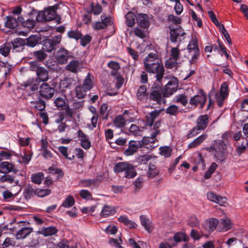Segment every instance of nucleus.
Segmentation results:
<instances>
[{
	"mask_svg": "<svg viewBox=\"0 0 248 248\" xmlns=\"http://www.w3.org/2000/svg\"><path fill=\"white\" fill-rule=\"evenodd\" d=\"M173 239L175 242L179 243L181 241L188 242L189 238L185 232H178L174 234Z\"/></svg>",
	"mask_w": 248,
	"mask_h": 248,
	"instance_id": "nucleus-36",
	"label": "nucleus"
},
{
	"mask_svg": "<svg viewBox=\"0 0 248 248\" xmlns=\"http://www.w3.org/2000/svg\"><path fill=\"white\" fill-rule=\"evenodd\" d=\"M32 232V228L31 227H23L16 232V237L17 239H24Z\"/></svg>",
	"mask_w": 248,
	"mask_h": 248,
	"instance_id": "nucleus-22",
	"label": "nucleus"
},
{
	"mask_svg": "<svg viewBox=\"0 0 248 248\" xmlns=\"http://www.w3.org/2000/svg\"><path fill=\"white\" fill-rule=\"evenodd\" d=\"M22 86L24 87L27 90L29 89L32 92H34L38 90L39 83L36 78H30L24 82Z\"/></svg>",
	"mask_w": 248,
	"mask_h": 248,
	"instance_id": "nucleus-18",
	"label": "nucleus"
},
{
	"mask_svg": "<svg viewBox=\"0 0 248 248\" xmlns=\"http://www.w3.org/2000/svg\"><path fill=\"white\" fill-rule=\"evenodd\" d=\"M165 112L170 116H177L181 111L176 105H171L166 108Z\"/></svg>",
	"mask_w": 248,
	"mask_h": 248,
	"instance_id": "nucleus-40",
	"label": "nucleus"
},
{
	"mask_svg": "<svg viewBox=\"0 0 248 248\" xmlns=\"http://www.w3.org/2000/svg\"><path fill=\"white\" fill-rule=\"evenodd\" d=\"M148 95L146 86L144 85H141L137 92V99L142 102L146 101L148 98Z\"/></svg>",
	"mask_w": 248,
	"mask_h": 248,
	"instance_id": "nucleus-24",
	"label": "nucleus"
},
{
	"mask_svg": "<svg viewBox=\"0 0 248 248\" xmlns=\"http://www.w3.org/2000/svg\"><path fill=\"white\" fill-rule=\"evenodd\" d=\"M18 21L19 24L28 29H31L34 28L35 25V21L33 19L28 18L26 20L21 16L18 17Z\"/></svg>",
	"mask_w": 248,
	"mask_h": 248,
	"instance_id": "nucleus-25",
	"label": "nucleus"
},
{
	"mask_svg": "<svg viewBox=\"0 0 248 248\" xmlns=\"http://www.w3.org/2000/svg\"><path fill=\"white\" fill-rule=\"evenodd\" d=\"M56 61L59 64H66L69 59L72 57L71 52L64 48H61L55 55Z\"/></svg>",
	"mask_w": 248,
	"mask_h": 248,
	"instance_id": "nucleus-10",
	"label": "nucleus"
},
{
	"mask_svg": "<svg viewBox=\"0 0 248 248\" xmlns=\"http://www.w3.org/2000/svg\"><path fill=\"white\" fill-rule=\"evenodd\" d=\"M116 212V209L115 207L105 205L101 212L100 215L101 216L106 217L114 215Z\"/></svg>",
	"mask_w": 248,
	"mask_h": 248,
	"instance_id": "nucleus-31",
	"label": "nucleus"
},
{
	"mask_svg": "<svg viewBox=\"0 0 248 248\" xmlns=\"http://www.w3.org/2000/svg\"><path fill=\"white\" fill-rule=\"evenodd\" d=\"M37 78L42 82H46L48 79V73L47 70L43 67H41L36 73Z\"/></svg>",
	"mask_w": 248,
	"mask_h": 248,
	"instance_id": "nucleus-30",
	"label": "nucleus"
},
{
	"mask_svg": "<svg viewBox=\"0 0 248 248\" xmlns=\"http://www.w3.org/2000/svg\"><path fill=\"white\" fill-rule=\"evenodd\" d=\"M15 241L13 239L7 237L4 240L1 245V248H7L10 246H14L15 245Z\"/></svg>",
	"mask_w": 248,
	"mask_h": 248,
	"instance_id": "nucleus-64",
	"label": "nucleus"
},
{
	"mask_svg": "<svg viewBox=\"0 0 248 248\" xmlns=\"http://www.w3.org/2000/svg\"><path fill=\"white\" fill-rule=\"evenodd\" d=\"M124 172V177L128 179L134 178L137 174L133 165L129 164L125 169Z\"/></svg>",
	"mask_w": 248,
	"mask_h": 248,
	"instance_id": "nucleus-35",
	"label": "nucleus"
},
{
	"mask_svg": "<svg viewBox=\"0 0 248 248\" xmlns=\"http://www.w3.org/2000/svg\"><path fill=\"white\" fill-rule=\"evenodd\" d=\"M140 148V143L138 140H130L128 143V148L124 151V154L126 156L132 155Z\"/></svg>",
	"mask_w": 248,
	"mask_h": 248,
	"instance_id": "nucleus-15",
	"label": "nucleus"
},
{
	"mask_svg": "<svg viewBox=\"0 0 248 248\" xmlns=\"http://www.w3.org/2000/svg\"><path fill=\"white\" fill-rule=\"evenodd\" d=\"M138 141L140 143V148L144 145H149V146L147 147V148L152 150L158 146V144H155L156 142H158V140H151L150 137H144L141 140H138Z\"/></svg>",
	"mask_w": 248,
	"mask_h": 248,
	"instance_id": "nucleus-19",
	"label": "nucleus"
},
{
	"mask_svg": "<svg viewBox=\"0 0 248 248\" xmlns=\"http://www.w3.org/2000/svg\"><path fill=\"white\" fill-rule=\"evenodd\" d=\"M11 50H12V45L9 43H5L0 47V54L5 57L9 56Z\"/></svg>",
	"mask_w": 248,
	"mask_h": 248,
	"instance_id": "nucleus-41",
	"label": "nucleus"
},
{
	"mask_svg": "<svg viewBox=\"0 0 248 248\" xmlns=\"http://www.w3.org/2000/svg\"><path fill=\"white\" fill-rule=\"evenodd\" d=\"M195 165H197L200 169L203 170L205 167V164L204 159L202 157L201 153L198 154L197 158L195 159Z\"/></svg>",
	"mask_w": 248,
	"mask_h": 248,
	"instance_id": "nucleus-56",
	"label": "nucleus"
},
{
	"mask_svg": "<svg viewBox=\"0 0 248 248\" xmlns=\"http://www.w3.org/2000/svg\"><path fill=\"white\" fill-rule=\"evenodd\" d=\"M54 89L48 83H43L40 87V95L46 99L51 98L54 95Z\"/></svg>",
	"mask_w": 248,
	"mask_h": 248,
	"instance_id": "nucleus-11",
	"label": "nucleus"
},
{
	"mask_svg": "<svg viewBox=\"0 0 248 248\" xmlns=\"http://www.w3.org/2000/svg\"><path fill=\"white\" fill-rule=\"evenodd\" d=\"M61 41V36H55L52 39H46L42 42V49L45 51L50 52L56 48Z\"/></svg>",
	"mask_w": 248,
	"mask_h": 248,
	"instance_id": "nucleus-7",
	"label": "nucleus"
},
{
	"mask_svg": "<svg viewBox=\"0 0 248 248\" xmlns=\"http://www.w3.org/2000/svg\"><path fill=\"white\" fill-rule=\"evenodd\" d=\"M163 92L159 86L152 87L149 94L150 100L155 102L157 104L161 105L165 103L166 100L163 98Z\"/></svg>",
	"mask_w": 248,
	"mask_h": 248,
	"instance_id": "nucleus-8",
	"label": "nucleus"
},
{
	"mask_svg": "<svg viewBox=\"0 0 248 248\" xmlns=\"http://www.w3.org/2000/svg\"><path fill=\"white\" fill-rule=\"evenodd\" d=\"M19 22L18 18L16 19L12 16H8L7 17V20L5 23V27L9 29H15L17 26Z\"/></svg>",
	"mask_w": 248,
	"mask_h": 248,
	"instance_id": "nucleus-38",
	"label": "nucleus"
},
{
	"mask_svg": "<svg viewBox=\"0 0 248 248\" xmlns=\"http://www.w3.org/2000/svg\"><path fill=\"white\" fill-rule=\"evenodd\" d=\"M78 137L80 141V146L85 150H88L91 147V142L88 136L85 135L83 131L79 129L78 132Z\"/></svg>",
	"mask_w": 248,
	"mask_h": 248,
	"instance_id": "nucleus-12",
	"label": "nucleus"
},
{
	"mask_svg": "<svg viewBox=\"0 0 248 248\" xmlns=\"http://www.w3.org/2000/svg\"><path fill=\"white\" fill-rule=\"evenodd\" d=\"M57 229L53 226H50L43 228L41 230L37 232V233L43 234L44 236H49L54 235L57 232Z\"/></svg>",
	"mask_w": 248,
	"mask_h": 248,
	"instance_id": "nucleus-28",
	"label": "nucleus"
},
{
	"mask_svg": "<svg viewBox=\"0 0 248 248\" xmlns=\"http://www.w3.org/2000/svg\"><path fill=\"white\" fill-rule=\"evenodd\" d=\"M51 193L50 189L36 188V195L39 197L43 198L49 195Z\"/></svg>",
	"mask_w": 248,
	"mask_h": 248,
	"instance_id": "nucleus-57",
	"label": "nucleus"
},
{
	"mask_svg": "<svg viewBox=\"0 0 248 248\" xmlns=\"http://www.w3.org/2000/svg\"><path fill=\"white\" fill-rule=\"evenodd\" d=\"M93 76L88 73L82 85L77 86L75 88L76 96L78 99H83L86 95L87 92L90 91L93 87L92 80Z\"/></svg>",
	"mask_w": 248,
	"mask_h": 248,
	"instance_id": "nucleus-2",
	"label": "nucleus"
},
{
	"mask_svg": "<svg viewBox=\"0 0 248 248\" xmlns=\"http://www.w3.org/2000/svg\"><path fill=\"white\" fill-rule=\"evenodd\" d=\"M209 116L207 114L200 115L197 119V128L203 131L207 127L209 123Z\"/></svg>",
	"mask_w": 248,
	"mask_h": 248,
	"instance_id": "nucleus-20",
	"label": "nucleus"
},
{
	"mask_svg": "<svg viewBox=\"0 0 248 248\" xmlns=\"http://www.w3.org/2000/svg\"><path fill=\"white\" fill-rule=\"evenodd\" d=\"M190 13L192 20L196 22L198 27L201 28L202 26V23L201 18L198 17L196 13L193 10H191Z\"/></svg>",
	"mask_w": 248,
	"mask_h": 248,
	"instance_id": "nucleus-61",
	"label": "nucleus"
},
{
	"mask_svg": "<svg viewBox=\"0 0 248 248\" xmlns=\"http://www.w3.org/2000/svg\"><path fill=\"white\" fill-rule=\"evenodd\" d=\"M75 201L74 197L71 195L67 196L63 202L61 206L65 208L72 207L75 203Z\"/></svg>",
	"mask_w": 248,
	"mask_h": 248,
	"instance_id": "nucleus-51",
	"label": "nucleus"
},
{
	"mask_svg": "<svg viewBox=\"0 0 248 248\" xmlns=\"http://www.w3.org/2000/svg\"><path fill=\"white\" fill-rule=\"evenodd\" d=\"M190 236L194 241H198L202 237V232L195 229H192Z\"/></svg>",
	"mask_w": 248,
	"mask_h": 248,
	"instance_id": "nucleus-59",
	"label": "nucleus"
},
{
	"mask_svg": "<svg viewBox=\"0 0 248 248\" xmlns=\"http://www.w3.org/2000/svg\"><path fill=\"white\" fill-rule=\"evenodd\" d=\"M179 46V44L177 47H172L170 50V58L177 61L180 59L181 56L180 50L178 48Z\"/></svg>",
	"mask_w": 248,
	"mask_h": 248,
	"instance_id": "nucleus-54",
	"label": "nucleus"
},
{
	"mask_svg": "<svg viewBox=\"0 0 248 248\" xmlns=\"http://www.w3.org/2000/svg\"><path fill=\"white\" fill-rule=\"evenodd\" d=\"M79 61L73 60L66 65L65 69L71 73H77L79 70Z\"/></svg>",
	"mask_w": 248,
	"mask_h": 248,
	"instance_id": "nucleus-27",
	"label": "nucleus"
},
{
	"mask_svg": "<svg viewBox=\"0 0 248 248\" xmlns=\"http://www.w3.org/2000/svg\"><path fill=\"white\" fill-rule=\"evenodd\" d=\"M207 137V135L206 134L201 135L188 144V148H195L198 147L206 139Z\"/></svg>",
	"mask_w": 248,
	"mask_h": 248,
	"instance_id": "nucleus-32",
	"label": "nucleus"
},
{
	"mask_svg": "<svg viewBox=\"0 0 248 248\" xmlns=\"http://www.w3.org/2000/svg\"><path fill=\"white\" fill-rule=\"evenodd\" d=\"M174 101L176 103H180L185 107L188 103L187 96L184 94H179L175 96Z\"/></svg>",
	"mask_w": 248,
	"mask_h": 248,
	"instance_id": "nucleus-47",
	"label": "nucleus"
},
{
	"mask_svg": "<svg viewBox=\"0 0 248 248\" xmlns=\"http://www.w3.org/2000/svg\"><path fill=\"white\" fill-rule=\"evenodd\" d=\"M34 56L39 61H42L47 57V55L41 50L36 51L33 53Z\"/></svg>",
	"mask_w": 248,
	"mask_h": 248,
	"instance_id": "nucleus-63",
	"label": "nucleus"
},
{
	"mask_svg": "<svg viewBox=\"0 0 248 248\" xmlns=\"http://www.w3.org/2000/svg\"><path fill=\"white\" fill-rule=\"evenodd\" d=\"M218 224V219L214 218H210L204 222L202 227L206 231L211 233L216 229Z\"/></svg>",
	"mask_w": 248,
	"mask_h": 248,
	"instance_id": "nucleus-14",
	"label": "nucleus"
},
{
	"mask_svg": "<svg viewBox=\"0 0 248 248\" xmlns=\"http://www.w3.org/2000/svg\"><path fill=\"white\" fill-rule=\"evenodd\" d=\"M67 35L70 38L78 40L81 38L82 33L78 30H71L68 32Z\"/></svg>",
	"mask_w": 248,
	"mask_h": 248,
	"instance_id": "nucleus-55",
	"label": "nucleus"
},
{
	"mask_svg": "<svg viewBox=\"0 0 248 248\" xmlns=\"http://www.w3.org/2000/svg\"><path fill=\"white\" fill-rule=\"evenodd\" d=\"M12 68V65L8 62H3L0 61V71L4 72L5 77L10 72Z\"/></svg>",
	"mask_w": 248,
	"mask_h": 248,
	"instance_id": "nucleus-44",
	"label": "nucleus"
},
{
	"mask_svg": "<svg viewBox=\"0 0 248 248\" xmlns=\"http://www.w3.org/2000/svg\"><path fill=\"white\" fill-rule=\"evenodd\" d=\"M143 63L146 72L155 74L157 81L162 80L164 74V68L156 53H150L144 59Z\"/></svg>",
	"mask_w": 248,
	"mask_h": 248,
	"instance_id": "nucleus-1",
	"label": "nucleus"
},
{
	"mask_svg": "<svg viewBox=\"0 0 248 248\" xmlns=\"http://www.w3.org/2000/svg\"><path fill=\"white\" fill-rule=\"evenodd\" d=\"M207 197L209 200L217 203L220 206H224V204L227 202V198L226 197L220 196L213 192L207 193Z\"/></svg>",
	"mask_w": 248,
	"mask_h": 248,
	"instance_id": "nucleus-16",
	"label": "nucleus"
},
{
	"mask_svg": "<svg viewBox=\"0 0 248 248\" xmlns=\"http://www.w3.org/2000/svg\"><path fill=\"white\" fill-rule=\"evenodd\" d=\"M80 196L86 200L92 199V196L89 191L86 189H82L79 191Z\"/></svg>",
	"mask_w": 248,
	"mask_h": 248,
	"instance_id": "nucleus-62",
	"label": "nucleus"
},
{
	"mask_svg": "<svg viewBox=\"0 0 248 248\" xmlns=\"http://www.w3.org/2000/svg\"><path fill=\"white\" fill-rule=\"evenodd\" d=\"M178 83L177 78H171L165 85L163 92V96L169 97L173 94L177 90Z\"/></svg>",
	"mask_w": 248,
	"mask_h": 248,
	"instance_id": "nucleus-9",
	"label": "nucleus"
},
{
	"mask_svg": "<svg viewBox=\"0 0 248 248\" xmlns=\"http://www.w3.org/2000/svg\"><path fill=\"white\" fill-rule=\"evenodd\" d=\"M220 225L222 227V231H227L232 228V223L230 218L226 217L220 219Z\"/></svg>",
	"mask_w": 248,
	"mask_h": 248,
	"instance_id": "nucleus-37",
	"label": "nucleus"
},
{
	"mask_svg": "<svg viewBox=\"0 0 248 248\" xmlns=\"http://www.w3.org/2000/svg\"><path fill=\"white\" fill-rule=\"evenodd\" d=\"M138 24L143 28H147L150 25L148 16L145 14H139L136 17Z\"/></svg>",
	"mask_w": 248,
	"mask_h": 248,
	"instance_id": "nucleus-21",
	"label": "nucleus"
},
{
	"mask_svg": "<svg viewBox=\"0 0 248 248\" xmlns=\"http://www.w3.org/2000/svg\"><path fill=\"white\" fill-rule=\"evenodd\" d=\"M12 51L13 52H20L23 50L25 45V41L21 38L14 39L11 42Z\"/></svg>",
	"mask_w": 248,
	"mask_h": 248,
	"instance_id": "nucleus-13",
	"label": "nucleus"
},
{
	"mask_svg": "<svg viewBox=\"0 0 248 248\" xmlns=\"http://www.w3.org/2000/svg\"><path fill=\"white\" fill-rule=\"evenodd\" d=\"M39 42V37L37 35H31L26 39L25 45L30 47L35 46Z\"/></svg>",
	"mask_w": 248,
	"mask_h": 248,
	"instance_id": "nucleus-42",
	"label": "nucleus"
},
{
	"mask_svg": "<svg viewBox=\"0 0 248 248\" xmlns=\"http://www.w3.org/2000/svg\"><path fill=\"white\" fill-rule=\"evenodd\" d=\"M23 195L26 199H30L34 195H36V188L31 186H27L24 190Z\"/></svg>",
	"mask_w": 248,
	"mask_h": 248,
	"instance_id": "nucleus-39",
	"label": "nucleus"
},
{
	"mask_svg": "<svg viewBox=\"0 0 248 248\" xmlns=\"http://www.w3.org/2000/svg\"><path fill=\"white\" fill-rule=\"evenodd\" d=\"M163 110V108L159 110H155L146 115V119L145 120L146 126H149V127L153 126L155 120L159 116L161 111Z\"/></svg>",
	"mask_w": 248,
	"mask_h": 248,
	"instance_id": "nucleus-17",
	"label": "nucleus"
},
{
	"mask_svg": "<svg viewBox=\"0 0 248 248\" xmlns=\"http://www.w3.org/2000/svg\"><path fill=\"white\" fill-rule=\"evenodd\" d=\"M207 100V95L204 91L201 89L200 90L198 94L191 97L189 103L191 107L196 108L198 105L200 108L202 109L205 106Z\"/></svg>",
	"mask_w": 248,
	"mask_h": 248,
	"instance_id": "nucleus-5",
	"label": "nucleus"
},
{
	"mask_svg": "<svg viewBox=\"0 0 248 248\" xmlns=\"http://www.w3.org/2000/svg\"><path fill=\"white\" fill-rule=\"evenodd\" d=\"M140 220L141 225L144 227V229L149 233L153 231L152 226V221L145 215H141L140 216Z\"/></svg>",
	"mask_w": 248,
	"mask_h": 248,
	"instance_id": "nucleus-26",
	"label": "nucleus"
},
{
	"mask_svg": "<svg viewBox=\"0 0 248 248\" xmlns=\"http://www.w3.org/2000/svg\"><path fill=\"white\" fill-rule=\"evenodd\" d=\"M129 164V163L127 162H119L115 165L114 171L117 173L124 172Z\"/></svg>",
	"mask_w": 248,
	"mask_h": 248,
	"instance_id": "nucleus-48",
	"label": "nucleus"
},
{
	"mask_svg": "<svg viewBox=\"0 0 248 248\" xmlns=\"http://www.w3.org/2000/svg\"><path fill=\"white\" fill-rule=\"evenodd\" d=\"M44 178V174L43 172H38L32 175L31 181L36 184H40Z\"/></svg>",
	"mask_w": 248,
	"mask_h": 248,
	"instance_id": "nucleus-53",
	"label": "nucleus"
},
{
	"mask_svg": "<svg viewBox=\"0 0 248 248\" xmlns=\"http://www.w3.org/2000/svg\"><path fill=\"white\" fill-rule=\"evenodd\" d=\"M226 146L224 141L221 140H215L214 143L207 149L210 152L214 151L215 156L217 158L224 156Z\"/></svg>",
	"mask_w": 248,
	"mask_h": 248,
	"instance_id": "nucleus-4",
	"label": "nucleus"
},
{
	"mask_svg": "<svg viewBox=\"0 0 248 248\" xmlns=\"http://www.w3.org/2000/svg\"><path fill=\"white\" fill-rule=\"evenodd\" d=\"M229 93L228 85L226 82H224L221 84L219 92L215 94V98L219 107L221 108L223 106L224 101L228 98Z\"/></svg>",
	"mask_w": 248,
	"mask_h": 248,
	"instance_id": "nucleus-6",
	"label": "nucleus"
},
{
	"mask_svg": "<svg viewBox=\"0 0 248 248\" xmlns=\"http://www.w3.org/2000/svg\"><path fill=\"white\" fill-rule=\"evenodd\" d=\"M14 166L11 163L5 161L0 163V172L6 174L12 171Z\"/></svg>",
	"mask_w": 248,
	"mask_h": 248,
	"instance_id": "nucleus-34",
	"label": "nucleus"
},
{
	"mask_svg": "<svg viewBox=\"0 0 248 248\" xmlns=\"http://www.w3.org/2000/svg\"><path fill=\"white\" fill-rule=\"evenodd\" d=\"M90 6L91 10L89 13H93L94 15H99L102 12V7L98 2L95 3L93 1L91 3Z\"/></svg>",
	"mask_w": 248,
	"mask_h": 248,
	"instance_id": "nucleus-43",
	"label": "nucleus"
},
{
	"mask_svg": "<svg viewBox=\"0 0 248 248\" xmlns=\"http://www.w3.org/2000/svg\"><path fill=\"white\" fill-rule=\"evenodd\" d=\"M126 24L128 27H132L135 23V15L132 12H128L125 16Z\"/></svg>",
	"mask_w": 248,
	"mask_h": 248,
	"instance_id": "nucleus-49",
	"label": "nucleus"
},
{
	"mask_svg": "<svg viewBox=\"0 0 248 248\" xmlns=\"http://www.w3.org/2000/svg\"><path fill=\"white\" fill-rule=\"evenodd\" d=\"M125 123V119L122 115L117 116L113 120V124L117 128H123Z\"/></svg>",
	"mask_w": 248,
	"mask_h": 248,
	"instance_id": "nucleus-45",
	"label": "nucleus"
},
{
	"mask_svg": "<svg viewBox=\"0 0 248 248\" xmlns=\"http://www.w3.org/2000/svg\"><path fill=\"white\" fill-rule=\"evenodd\" d=\"M172 151V148L170 146H165L159 148L160 154L166 158L170 156Z\"/></svg>",
	"mask_w": 248,
	"mask_h": 248,
	"instance_id": "nucleus-52",
	"label": "nucleus"
},
{
	"mask_svg": "<svg viewBox=\"0 0 248 248\" xmlns=\"http://www.w3.org/2000/svg\"><path fill=\"white\" fill-rule=\"evenodd\" d=\"M31 104L32 107L35 108L36 109L42 111L44 110L46 108L45 102L42 100L39 99L38 101H32L31 102Z\"/></svg>",
	"mask_w": 248,
	"mask_h": 248,
	"instance_id": "nucleus-46",
	"label": "nucleus"
},
{
	"mask_svg": "<svg viewBox=\"0 0 248 248\" xmlns=\"http://www.w3.org/2000/svg\"><path fill=\"white\" fill-rule=\"evenodd\" d=\"M54 103L55 106L57 107L58 109L59 110H63L64 109L65 107L67 106L66 104V101L65 97H57Z\"/></svg>",
	"mask_w": 248,
	"mask_h": 248,
	"instance_id": "nucleus-50",
	"label": "nucleus"
},
{
	"mask_svg": "<svg viewBox=\"0 0 248 248\" xmlns=\"http://www.w3.org/2000/svg\"><path fill=\"white\" fill-rule=\"evenodd\" d=\"M185 34L180 29H174L170 30V40L172 43H176L180 36H182Z\"/></svg>",
	"mask_w": 248,
	"mask_h": 248,
	"instance_id": "nucleus-29",
	"label": "nucleus"
},
{
	"mask_svg": "<svg viewBox=\"0 0 248 248\" xmlns=\"http://www.w3.org/2000/svg\"><path fill=\"white\" fill-rule=\"evenodd\" d=\"M37 232L33 235L31 241L29 242V246L31 248H38L43 244L44 240L42 237L38 236Z\"/></svg>",
	"mask_w": 248,
	"mask_h": 248,
	"instance_id": "nucleus-23",
	"label": "nucleus"
},
{
	"mask_svg": "<svg viewBox=\"0 0 248 248\" xmlns=\"http://www.w3.org/2000/svg\"><path fill=\"white\" fill-rule=\"evenodd\" d=\"M168 20L169 22L175 25L180 24L182 22V19L180 17L175 16L172 14H170L168 16Z\"/></svg>",
	"mask_w": 248,
	"mask_h": 248,
	"instance_id": "nucleus-60",
	"label": "nucleus"
},
{
	"mask_svg": "<svg viewBox=\"0 0 248 248\" xmlns=\"http://www.w3.org/2000/svg\"><path fill=\"white\" fill-rule=\"evenodd\" d=\"M187 49L188 50L189 52H191L194 51H196L197 49L200 50L196 40L192 39L191 41L189 42L187 46Z\"/></svg>",
	"mask_w": 248,
	"mask_h": 248,
	"instance_id": "nucleus-58",
	"label": "nucleus"
},
{
	"mask_svg": "<svg viewBox=\"0 0 248 248\" xmlns=\"http://www.w3.org/2000/svg\"><path fill=\"white\" fill-rule=\"evenodd\" d=\"M100 181L98 179H82L80 180V183L83 185V187H91L93 186L95 187H97L99 186Z\"/></svg>",
	"mask_w": 248,
	"mask_h": 248,
	"instance_id": "nucleus-33",
	"label": "nucleus"
},
{
	"mask_svg": "<svg viewBox=\"0 0 248 248\" xmlns=\"http://www.w3.org/2000/svg\"><path fill=\"white\" fill-rule=\"evenodd\" d=\"M35 19L37 22H46L55 20L58 24H59L61 23V17L57 15L55 10L49 8L46 10L39 12L36 16Z\"/></svg>",
	"mask_w": 248,
	"mask_h": 248,
	"instance_id": "nucleus-3",
	"label": "nucleus"
}]
</instances>
